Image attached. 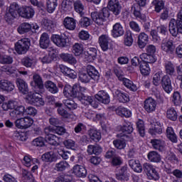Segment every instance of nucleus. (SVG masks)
Listing matches in <instances>:
<instances>
[{"label":"nucleus","mask_w":182,"mask_h":182,"mask_svg":"<svg viewBox=\"0 0 182 182\" xmlns=\"http://www.w3.org/2000/svg\"><path fill=\"white\" fill-rule=\"evenodd\" d=\"M29 46H31L29 40L28 38H22L15 44V50L18 55H22L28 52Z\"/></svg>","instance_id":"9"},{"label":"nucleus","mask_w":182,"mask_h":182,"mask_svg":"<svg viewBox=\"0 0 182 182\" xmlns=\"http://www.w3.org/2000/svg\"><path fill=\"white\" fill-rule=\"evenodd\" d=\"M63 103L65 106L70 109V110H75V109H77V104H75V101L70 99L64 100Z\"/></svg>","instance_id":"58"},{"label":"nucleus","mask_w":182,"mask_h":182,"mask_svg":"<svg viewBox=\"0 0 182 182\" xmlns=\"http://www.w3.org/2000/svg\"><path fill=\"white\" fill-rule=\"evenodd\" d=\"M136 127L140 136L141 137H144V122L141 119L138 120L136 122Z\"/></svg>","instance_id":"63"},{"label":"nucleus","mask_w":182,"mask_h":182,"mask_svg":"<svg viewBox=\"0 0 182 182\" xmlns=\"http://www.w3.org/2000/svg\"><path fill=\"white\" fill-rule=\"evenodd\" d=\"M164 66H165V70L167 75H170L171 76L172 75H174V72L176 71V70L174 69V65H173L171 62L166 61L165 63Z\"/></svg>","instance_id":"55"},{"label":"nucleus","mask_w":182,"mask_h":182,"mask_svg":"<svg viewBox=\"0 0 182 182\" xmlns=\"http://www.w3.org/2000/svg\"><path fill=\"white\" fill-rule=\"evenodd\" d=\"M140 59L141 60V63H154L157 60L156 57L154 55H151L148 53H142L140 55Z\"/></svg>","instance_id":"37"},{"label":"nucleus","mask_w":182,"mask_h":182,"mask_svg":"<svg viewBox=\"0 0 182 182\" xmlns=\"http://www.w3.org/2000/svg\"><path fill=\"white\" fill-rule=\"evenodd\" d=\"M151 143L154 149H155L156 150H159V151H163L166 148V144H164V141L160 139H152L151 141Z\"/></svg>","instance_id":"39"},{"label":"nucleus","mask_w":182,"mask_h":182,"mask_svg":"<svg viewBox=\"0 0 182 182\" xmlns=\"http://www.w3.org/2000/svg\"><path fill=\"white\" fill-rule=\"evenodd\" d=\"M102 148L100 146L95 144V145H89L87 146V153L88 154H95L96 156H99L100 153H102Z\"/></svg>","instance_id":"41"},{"label":"nucleus","mask_w":182,"mask_h":182,"mask_svg":"<svg viewBox=\"0 0 182 182\" xmlns=\"http://www.w3.org/2000/svg\"><path fill=\"white\" fill-rule=\"evenodd\" d=\"M149 42V36L145 33H141L138 36V46L141 49L145 48Z\"/></svg>","instance_id":"34"},{"label":"nucleus","mask_w":182,"mask_h":182,"mask_svg":"<svg viewBox=\"0 0 182 182\" xmlns=\"http://www.w3.org/2000/svg\"><path fill=\"white\" fill-rule=\"evenodd\" d=\"M95 97L100 103H103L104 105H109L110 103V95L105 90L99 91L95 95Z\"/></svg>","instance_id":"20"},{"label":"nucleus","mask_w":182,"mask_h":182,"mask_svg":"<svg viewBox=\"0 0 182 182\" xmlns=\"http://www.w3.org/2000/svg\"><path fill=\"white\" fill-rule=\"evenodd\" d=\"M107 8L115 16L120 15L122 12V4L119 0H108Z\"/></svg>","instance_id":"12"},{"label":"nucleus","mask_w":182,"mask_h":182,"mask_svg":"<svg viewBox=\"0 0 182 182\" xmlns=\"http://www.w3.org/2000/svg\"><path fill=\"white\" fill-rule=\"evenodd\" d=\"M72 1L73 0H63L61 4V7L64 12H69L72 10Z\"/></svg>","instance_id":"57"},{"label":"nucleus","mask_w":182,"mask_h":182,"mask_svg":"<svg viewBox=\"0 0 182 182\" xmlns=\"http://www.w3.org/2000/svg\"><path fill=\"white\" fill-rule=\"evenodd\" d=\"M129 166L135 171V173H141L143 171V167L140 164V161L131 159L129 161Z\"/></svg>","instance_id":"33"},{"label":"nucleus","mask_w":182,"mask_h":182,"mask_svg":"<svg viewBox=\"0 0 182 182\" xmlns=\"http://www.w3.org/2000/svg\"><path fill=\"white\" fill-rule=\"evenodd\" d=\"M63 144L65 149H68L70 150H76L77 149V145L76 142L72 139H66L63 141Z\"/></svg>","instance_id":"50"},{"label":"nucleus","mask_w":182,"mask_h":182,"mask_svg":"<svg viewBox=\"0 0 182 182\" xmlns=\"http://www.w3.org/2000/svg\"><path fill=\"white\" fill-rule=\"evenodd\" d=\"M98 42L100 48L103 52L109 50V43L110 42V37L107 34L102 35L99 37Z\"/></svg>","instance_id":"21"},{"label":"nucleus","mask_w":182,"mask_h":182,"mask_svg":"<svg viewBox=\"0 0 182 182\" xmlns=\"http://www.w3.org/2000/svg\"><path fill=\"white\" fill-rule=\"evenodd\" d=\"M139 70L143 76H149V75H150V66L146 63L140 62Z\"/></svg>","instance_id":"47"},{"label":"nucleus","mask_w":182,"mask_h":182,"mask_svg":"<svg viewBox=\"0 0 182 182\" xmlns=\"http://www.w3.org/2000/svg\"><path fill=\"white\" fill-rule=\"evenodd\" d=\"M86 73L92 78L94 80H99V71L96 68L90 65L87 66Z\"/></svg>","instance_id":"36"},{"label":"nucleus","mask_w":182,"mask_h":182,"mask_svg":"<svg viewBox=\"0 0 182 182\" xmlns=\"http://www.w3.org/2000/svg\"><path fill=\"white\" fill-rule=\"evenodd\" d=\"M166 136L171 141H172V143H177V136L171 127L167 128Z\"/></svg>","instance_id":"49"},{"label":"nucleus","mask_w":182,"mask_h":182,"mask_svg":"<svg viewBox=\"0 0 182 182\" xmlns=\"http://www.w3.org/2000/svg\"><path fill=\"white\" fill-rule=\"evenodd\" d=\"M17 31L20 35H23V33H28V32H31V23H22L18 27Z\"/></svg>","instance_id":"44"},{"label":"nucleus","mask_w":182,"mask_h":182,"mask_svg":"<svg viewBox=\"0 0 182 182\" xmlns=\"http://www.w3.org/2000/svg\"><path fill=\"white\" fill-rule=\"evenodd\" d=\"M18 14L21 18L31 19V18H33L35 15V10L31 6L19 7L18 3L14 2L10 4L9 10L4 16V19L8 23H11L14 19L18 18Z\"/></svg>","instance_id":"1"},{"label":"nucleus","mask_w":182,"mask_h":182,"mask_svg":"<svg viewBox=\"0 0 182 182\" xmlns=\"http://www.w3.org/2000/svg\"><path fill=\"white\" fill-rule=\"evenodd\" d=\"M113 144L116 149H119V150H122L126 147V141L123 139H117L113 141Z\"/></svg>","instance_id":"60"},{"label":"nucleus","mask_w":182,"mask_h":182,"mask_svg":"<svg viewBox=\"0 0 182 182\" xmlns=\"http://www.w3.org/2000/svg\"><path fill=\"white\" fill-rule=\"evenodd\" d=\"M90 79L92 77L86 72V71H81L79 74V80L82 82V83H87L90 82Z\"/></svg>","instance_id":"52"},{"label":"nucleus","mask_w":182,"mask_h":182,"mask_svg":"<svg viewBox=\"0 0 182 182\" xmlns=\"http://www.w3.org/2000/svg\"><path fill=\"white\" fill-rule=\"evenodd\" d=\"M66 168H69V164L65 161L57 163L55 166V170L57 171H63V170H66Z\"/></svg>","instance_id":"54"},{"label":"nucleus","mask_w":182,"mask_h":182,"mask_svg":"<svg viewBox=\"0 0 182 182\" xmlns=\"http://www.w3.org/2000/svg\"><path fill=\"white\" fill-rule=\"evenodd\" d=\"M63 25L68 31H75L76 29V20L72 17L67 16L64 18Z\"/></svg>","instance_id":"22"},{"label":"nucleus","mask_w":182,"mask_h":182,"mask_svg":"<svg viewBox=\"0 0 182 182\" xmlns=\"http://www.w3.org/2000/svg\"><path fill=\"white\" fill-rule=\"evenodd\" d=\"M150 123L151 127L149 130L150 134L152 136H156V134H161L163 132V124L159 121H156L155 119H151Z\"/></svg>","instance_id":"11"},{"label":"nucleus","mask_w":182,"mask_h":182,"mask_svg":"<svg viewBox=\"0 0 182 182\" xmlns=\"http://www.w3.org/2000/svg\"><path fill=\"white\" fill-rule=\"evenodd\" d=\"M83 52H85V48L82 44L75 43L72 47V53L75 56H82L83 58Z\"/></svg>","instance_id":"31"},{"label":"nucleus","mask_w":182,"mask_h":182,"mask_svg":"<svg viewBox=\"0 0 182 182\" xmlns=\"http://www.w3.org/2000/svg\"><path fill=\"white\" fill-rule=\"evenodd\" d=\"M46 133V141L53 146H56L59 143V137L56 135L51 134L53 133L54 129L52 127H46L44 129Z\"/></svg>","instance_id":"10"},{"label":"nucleus","mask_w":182,"mask_h":182,"mask_svg":"<svg viewBox=\"0 0 182 182\" xmlns=\"http://www.w3.org/2000/svg\"><path fill=\"white\" fill-rule=\"evenodd\" d=\"M47 11L49 14H53L58 6V0H47Z\"/></svg>","instance_id":"48"},{"label":"nucleus","mask_w":182,"mask_h":182,"mask_svg":"<svg viewBox=\"0 0 182 182\" xmlns=\"http://www.w3.org/2000/svg\"><path fill=\"white\" fill-rule=\"evenodd\" d=\"M144 170L149 180H154L155 181L160 180V173H159L157 167L146 163L144 164Z\"/></svg>","instance_id":"7"},{"label":"nucleus","mask_w":182,"mask_h":182,"mask_svg":"<svg viewBox=\"0 0 182 182\" xmlns=\"http://www.w3.org/2000/svg\"><path fill=\"white\" fill-rule=\"evenodd\" d=\"M15 89V85L8 80H0V91L12 92Z\"/></svg>","instance_id":"23"},{"label":"nucleus","mask_w":182,"mask_h":182,"mask_svg":"<svg viewBox=\"0 0 182 182\" xmlns=\"http://www.w3.org/2000/svg\"><path fill=\"white\" fill-rule=\"evenodd\" d=\"M45 141H46V139H44L42 136L38 137L33 141V146L43 147V146H45Z\"/></svg>","instance_id":"62"},{"label":"nucleus","mask_w":182,"mask_h":182,"mask_svg":"<svg viewBox=\"0 0 182 182\" xmlns=\"http://www.w3.org/2000/svg\"><path fill=\"white\" fill-rule=\"evenodd\" d=\"M153 83L155 86H161L166 93L170 94L173 92V86L171 85V80L168 75H163V72L159 71L153 77Z\"/></svg>","instance_id":"4"},{"label":"nucleus","mask_w":182,"mask_h":182,"mask_svg":"<svg viewBox=\"0 0 182 182\" xmlns=\"http://www.w3.org/2000/svg\"><path fill=\"white\" fill-rule=\"evenodd\" d=\"M14 124L17 129L21 130H25L29 129L32 124H33V119L29 117H25L21 118H18L15 122Z\"/></svg>","instance_id":"8"},{"label":"nucleus","mask_w":182,"mask_h":182,"mask_svg":"<svg viewBox=\"0 0 182 182\" xmlns=\"http://www.w3.org/2000/svg\"><path fill=\"white\" fill-rule=\"evenodd\" d=\"M168 29L171 35L176 37L180 33V30H178V26H177V23L176 19L171 18L169 22Z\"/></svg>","instance_id":"32"},{"label":"nucleus","mask_w":182,"mask_h":182,"mask_svg":"<svg viewBox=\"0 0 182 182\" xmlns=\"http://www.w3.org/2000/svg\"><path fill=\"white\" fill-rule=\"evenodd\" d=\"M88 134L91 140H93L96 142L100 141V139H102V134H100V132L97 131V129H90Z\"/></svg>","instance_id":"40"},{"label":"nucleus","mask_w":182,"mask_h":182,"mask_svg":"<svg viewBox=\"0 0 182 182\" xmlns=\"http://www.w3.org/2000/svg\"><path fill=\"white\" fill-rule=\"evenodd\" d=\"M51 41L59 48H65V46H68V43H69V38L68 37H63L58 34L53 35L51 36Z\"/></svg>","instance_id":"13"},{"label":"nucleus","mask_w":182,"mask_h":182,"mask_svg":"<svg viewBox=\"0 0 182 182\" xmlns=\"http://www.w3.org/2000/svg\"><path fill=\"white\" fill-rule=\"evenodd\" d=\"M62 106H63L62 103L55 102V107H58V114H60L63 117H65V119H68V117H69L70 114L67 112L66 110H65L63 109V107H62Z\"/></svg>","instance_id":"51"},{"label":"nucleus","mask_w":182,"mask_h":182,"mask_svg":"<svg viewBox=\"0 0 182 182\" xmlns=\"http://www.w3.org/2000/svg\"><path fill=\"white\" fill-rule=\"evenodd\" d=\"M14 136L17 139V140H19L20 141H25L28 139V136H26V134L25 132L16 131L14 133Z\"/></svg>","instance_id":"61"},{"label":"nucleus","mask_w":182,"mask_h":182,"mask_svg":"<svg viewBox=\"0 0 182 182\" xmlns=\"http://www.w3.org/2000/svg\"><path fill=\"white\" fill-rule=\"evenodd\" d=\"M151 4L154 6L156 12L159 13L164 8V1L162 0H153Z\"/></svg>","instance_id":"53"},{"label":"nucleus","mask_w":182,"mask_h":182,"mask_svg":"<svg viewBox=\"0 0 182 182\" xmlns=\"http://www.w3.org/2000/svg\"><path fill=\"white\" fill-rule=\"evenodd\" d=\"M161 50L166 53L174 52V44L171 40H164L161 44Z\"/></svg>","instance_id":"27"},{"label":"nucleus","mask_w":182,"mask_h":182,"mask_svg":"<svg viewBox=\"0 0 182 182\" xmlns=\"http://www.w3.org/2000/svg\"><path fill=\"white\" fill-rule=\"evenodd\" d=\"M74 9L78 14L83 15V11H85V6H83L82 1L77 0L74 2Z\"/></svg>","instance_id":"56"},{"label":"nucleus","mask_w":182,"mask_h":182,"mask_svg":"<svg viewBox=\"0 0 182 182\" xmlns=\"http://www.w3.org/2000/svg\"><path fill=\"white\" fill-rule=\"evenodd\" d=\"M148 160L151 161V163H160L161 161V156L156 151H150L148 155Z\"/></svg>","instance_id":"42"},{"label":"nucleus","mask_w":182,"mask_h":182,"mask_svg":"<svg viewBox=\"0 0 182 182\" xmlns=\"http://www.w3.org/2000/svg\"><path fill=\"white\" fill-rule=\"evenodd\" d=\"M112 95L115 99L119 100L121 103H127L130 100L129 95L123 91L119 90H114Z\"/></svg>","instance_id":"18"},{"label":"nucleus","mask_w":182,"mask_h":182,"mask_svg":"<svg viewBox=\"0 0 182 182\" xmlns=\"http://www.w3.org/2000/svg\"><path fill=\"white\" fill-rule=\"evenodd\" d=\"M118 130L124 133L122 136H126L133 133V125L130 122H125L122 126L118 127Z\"/></svg>","instance_id":"30"},{"label":"nucleus","mask_w":182,"mask_h":182,"mask_svg":"<svg viewBox=\"0 0 182 182\" xmlns=\"http://www.w3.org/2000/svg\"><path fill=\"white\" fill-rule=\"evenodd\" d=\"M72 173L75 176V177L85 178V177L87 176V170L84 166L76 164L72 168Z\"/></svg>","instance_id":"14"},{"label":"nucleus","mask_w":182,"mask_h":182,"mask_svg":"<svg viewBox=\"0 0 182 182\" xmlns=\"http://www.w3.org/2000/svg\"><path fill=\"white\" fill-rule=\"evenodd\" d=\"M124 45L129 47L133 45V36L131 33H128L124 36Z\"/></svg>","instance_id":"59"},{"label":"nucleus","mask_w":182,"mask_h":182,"mask_svg":"<svg viewBox=\"0 0 182 182\" xmlns=\"http://www.w3.org/2000/svg\"><path fill=\"white\" fill-rule=\"evenodd\" d=\"M60 58L64 60V62H67V63H70V65H76L77 63V60L73 56V55L70 53H61L60 55Z\"/></svg>","instance_id":"35"},{"label":"nucleus","mask_w":182,"mask_h":182,"mask_svg":"<svg viewBox=\"0 0 182 182\" xmlns=\"http://www.w3.org/2000/svg\"><path fill=\"white\" fill-rule=\"evenodd\" d=\"M166 117L169 120H172V122H176V120H177V117H178V114H177L176 109L168 108L166 111Z\"/></svg>","instance_id":"46"},{"label":"nucleus","mask_w":182,"mask_h":182,"mask_svg":"<svg viewBox=\"0 0 182 182\" xmlns=\"http://www.w3.org/2000/svg\"><path fill=\"white\" fill-rule=\"evenodd\" d=\"M26 100L29 105H33V106H37L38 107L45 105V101L41 95L37 92H28L26 96Z\"/></svg>","instance_id":"5"},{"label":"nucleus","mask_w":182,"mask_h":182,"mask_svg":"<svg viewBox=\"0 0 182 182\" xmlns=\"http://www.w3.org/2000/svg\"><path fill=\"white\" fill-rule=\"evenodd\" d=\"M121 82H122V83L125 86V87H127V89H129L132 92H136V90L139 89L137 85H136L133 82V81L130 80L128 78L124 77L123 80Z\"/></svg>","instance_id":"38"},{"label":"nucleus","mask_w":182,"mask_h":182,"mask_svg":"<svg viewBox=\"0 0 182 182\" xmlns=\"http://www.w3.org/2000/svg\"><path fill=\"white\" fill-rule=\"evenodd\" d=\"M31 86L34 87V89H39L42 90L43 89V81H42V77L38 74H34L33 76V80L31 82Z\"/></svg>","instance_id":"24"},{"label":"nucleus","mask_w":182,"mask_h":182,"mask_svg":"<svg viewBox=\"0 0 182 182\" xmlns=\"http://www.w3.org/2000/svg\"><path fill=\"white\" fill-rule=\"evenodd\" d=\"M16 83L20 93H22V95H28L29 88L28 87V83H26L25 80L18 78Z\"/></svg>","instance_id":"26"},{"label":"nucleus","mask_w":182,"mask_h":182,"mask_svg":"<svg viewBox=\"0 0 182 182\" xmlns=\"http://www.w3.org/2000/svg\"><path fill=\"white\" fill-rule=\"evenodd\" d=\"M41 160L44 163H53L58 161V155L53 151L46 152L41 156Z\"/></svg>","instance_id":"25"},{"label":"nucleus","mask_w":182,"mask_h":182,"mask_svg":"<svg viewBox=\"0 0 182 182\" xmlns=\"http://www.w3.org/2000/svg\"><path fill=\"white\" fill-rule=\"evenodd\" d=\"M111 35L112 38H120L124 35V28L120 23H115L112 26V29L111 30Z\"/></svg>","instance_id":"17"},{"label":"nucleus","mask_w":182,"mask_h":182,"mask_svg":"<svg viewBox=\"0 0 182 182\" xmlns=\"http://www.w3.org/2000/svg\"><path fill=\"white\" fill-rule=\"evenodd\" d=\"M85 90V88L80 87L79 85H75L73 87L70 85H66L64 87L63 95L68 99L70 97H77L82 105H91L92 107L96 109L97 107V104H93V99L92 97H87L82 92Z\"/></svg>","instance_id":"3"},{"label":"nucleus","mask_w":182,"mask_h":182,"mask_svg":"<svg viewBox=\"0 0 182 182\" xmlns=\"http://www.w3.org/2000/svg\"><path fill=\"white\" fill-rule=\"evenodd\" d=\"M116 113L118 116H121V117H130L132 116V112L123 107H119L116 109Z\"/></svg>","instance_id":"45"},{"label":"nucleus","mask_w":182,"mask_h":182,"mask_svg":"<svg viewBox=\"0 0 182 182\" xmlns=\"http://www.w3.org/2000/svg\"><path fill=\"white\" fill-rule=\"evenodd\" d=\"M3 110H12L10 112L11 117L16 119V117H21L23 114H29L30 116H35L38 113V111L33 107H28L25 109V107L21 105L17 100H9L2 104Z\"/></svg>","instance_id":"2"},{"label":"nucleus","mask_w":182,"mask_h":182,"mask_svg":"<svg viewBox=\"0 0 182 182\" xmlns=\"http://www.w3.org/2000/svg\"><path fill=\"white\" fill-rule=\"evenodd\" d=\"M130 173L127 171V166H122L119 171L116 173V178L119 181L126 182L129 181Z\"/></svg>","instance_id":"16"},{"label":"nucleus","mask_w":182,"mask_h":182,"mask_svg":"<svg viewBox=\"0 0 182 182\" xmlns=\"http://www.w3.org/2000/svg\"><path fill=\"white\" fill-rule=\"evenodd\" d=\"M91 17L92 21L97 25H103V22L106 21V18H109V10L104 8L100 11L92 12Z\"/></svg>","instance_id":"6"},{"label":"nucleus","mask_w":182,"mask_h":182,"mask_svg":"<svg viewBox=\"0 0 182 182\" xmlns=\"http://www.w3.org/2000/svg\"><path fill=\"white\" fill-rule=\"evenodd\" d=\"M40 47L42 49H48L50 46V40L49 38V35L46 33L41 34L40 38Z\"/></svg>","instance_id":"28"},{"label":"nucleus","mask_w":182,"mask_h":182,"mask_svg":"<svg viewBox=\"0 0 182 182\" xmlns=\"http://www.w3.org/2000/svg\"><path fill=\"white\" fill-rule=\"evenodd\" d=\"M97 56V50L95 48L90 47L84 52L82 58H84L85 62H93Z\"/></svg>","instance_id":"15"},{"label":"nucleus","mask_w":182,"mask_h":182,"mask_svg":"<svg viewBox=\"0 0 182 182\" xmlns=\"http://www.w3.org/2000/svg\"><path fill=\"white\" fill-rule=\"evenodd\" d=\"M156 108L157 102L154 99L149 97L144 101V109L147 113H153V112H156Z\"/></svg>","instance_id":"19"},{"label":"nucleus","mask_w":182,"mask_h":182,"mask_svg":"<svg viewBox=\"0 0 182 182\" xmlns=\"http://www.w3.org/2000/svg\"><path fill=\"white\" fill-rule=\"evenodd\" d=\"M90 24H91L90 19H89V18L87 17H83L80 18L79 21V26L81 28H87V26H90Z\"/></svg>","instance_id":"64"},{"label":"nucleus","mask_w":182,"mask_h":182,"mask_svg":"<svg viewBox=\"0 0 182 182\" xmlns=\"http://www.w3.org/2000/svg\"><path fill=\"white\" fill-rule=\"evenodd\" d=\"M60 70L65 75L68 76V77H70V79H76L77 74L75 70L66 67L65 65H60Z\"/></svg>","instance_id":"29"},{"label":"nucleus","mask_w":182,"mask_h":182,"mask_svg":"<svg viewBox=\"0 0 182 182\" xmlns=\"http://www.w3.org/2000/svg\"><path fill=\"white\" fill-rule=\"evenodd\" d=\"M45 87L48 90V92H50V93H53V95L58 93L59 92V89H58V87L56 86V84H55L52 81H47L45 82Z\"/></svg>","instance_id":"43"}]
</instances>
